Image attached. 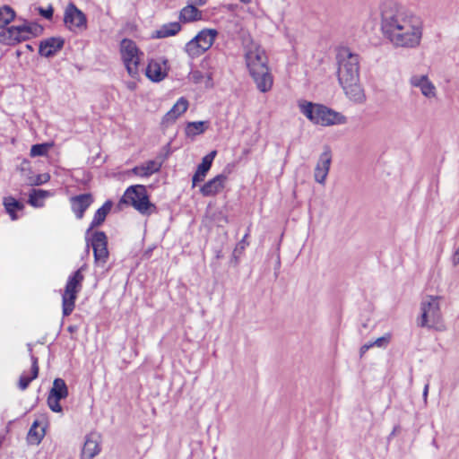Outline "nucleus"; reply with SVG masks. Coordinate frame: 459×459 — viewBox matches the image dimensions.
<instances>
[{
    "label": "nucleus",
    "instance_id": "nucleus-1",
    "mask_svg": "<svg viewBox=\"0 0 459 459\" xmlns=\"http://www.w3.org/2000/svg\"><path fill=\"white\" fill-rule=\"evenodd\" d=\"M381 29L396 47L415 48L422 36L419 17L397 3L387 1L381 5Z\"/></svg>",
    "mask_w": 459,
    "mask_h": 459
},
{
    "label": "nucleus",
    "instance_id": "nucleus-2",
    "mask_svg": "<svg viewBox=\"0 0 459 459\" xmlns=\"http://www.w3.org/2000/svg\"><path fill=\"white\" fill-rule=\"evenodd\" d=\"M246 64L250 76L261 92L269 91L273 84V77L268 66V57L264 49L252 43L245 53Z\"/></svg>",
    "mask_w": 459,
    "mask_h": 459
},
{
    "label": "nucleus",
    "instance_id": "nucleus-3",
    "mask_svg": "<svg viewBox=\"0 0 459 459\" xmlns=\"http://www.w3.org/2000/svg\"><path fill=\"white\" fill-rule=\"evenodd\" d=\"M339 83L359 80V56L349 48H340L336 54Z\"/></svg>",
    "mask_w": 459,
    "mask_h": 459
},
{
    "label": "nucleus",
    "instance_id": "nucleus-4",
    "mask_svg": "<svg viewBox=\"0 0 459 459\" xmlns=\"http://www.w3.org/2000/svg\"><path fill=\"white\" fill-rule=\"evenodd\" d=\"M440 296H427L420 303V316L418 325L420 327L442 329V313L440 309Z\"/></svg>",
    "mask_w": 459,
    "mask_h": 459
},
{
    "label": "nucleus",
    "instance_id": "nucleus-5",
    "mask_svg": "<svg viewBox=\"0 0 459 459\" xmlns=\"http://www.w3.org/2000/svg\"><path fill=\"white\" fill-rule=\"evenodd\" d=\"M84 270H86V264H83L73 273L67 279L65 290L62 294V313L64 316H70L74 309L77 294L82 288L84 280L82 272Z\"/></svg>",
    "mask_w": 459,
    "mask_h": 459
},
{
    "label": "nucleus",
    "instance_id": "nucleus-6",
    "mask_svg": "<svg viewBox=\"0 0 459 459\" xmlns=\"http://www.w3.org/2000/svg\"><path fill=\"white\" fill-rule=\"evenodd\" d=\"M121 202L132 205L143 215H151L157 212V207L150 202L146 187L143 185L129 186L126 190Z\"/></svg>",
    "mask_w": 459,
    "mask_h": 459
},
{
    "label": "nucleus",
    "instance_id": "nucleus-7",
    "mask_svg": "<svg viewBox=\"0 0 459 459\" xmlns=\"http://www.w3.org/2000/svg\"><path fill=\"white\" fill-rule=\"evenodd\" d=\"M219 32L215 29H204L200 30L186 44L185 52L192 59L202 56L211 48Z\"/></svg>",
    "mask_w": 459,
    "mask_h": 459
},
{
    "label": "nucleus",
    "instance_id": "nucleus-8",
    "mask_svg": "<svg viewBox=\"0 0 459 459\" xmlns=\"http://www.w3.org/2000/svg\"><path fill=\"white\" fill-rule=\"evenodd\" d=\"M120 52L129 75L135 77L138 74L140 64L139 49L135 42L129 39H124L120 43Z\"/></svg>",
    "mask_w": 459,
    "mask_h": 459
},
{
    "label": "nucleus",
    "instance_id": "nucleus-9",
    "mask_svg": "<svg viewBox=\"0 0 459 459\" xmlns=\"http://www.w3.org/2000/svg\"><path fill=\"white\" fill-rule=\"evenodd\" d=\"M31 39V30L27 28V22L21 25H13L0 31V43L5 46H15Z\"/></svg>",
    "mask_w": 459,
    "mask_h": 459
},
{
    "label": "nucleus",
    "instance_id": "nucleus-10",
    "mask_svg": "<svg viewBox=\"0 0 459 459\" xmlns=\"http://www.w3.org/2000/svg\"><path fill=\"white\" fill-rule=\"evenodd\" d=\"M87 240V247L90 239ZM91 246L93 249L94 261L97 265L104 266L108 258V238L103 231H95L91 238Z\"/></svg>",
    "mask_w": 459,
    "mask_h": 459
},
{
    "label": "nucleus",
    "instance_id": "nucleus-11",
    "mask_svg": "<svg viewBox=\"0 0 459 459\" xmlns=\"http://www.w3.org/2000/svg\"><path fill=\"white\" fill-rule=\"evenodd\" d=\"M68 394V387L65 380L59 377L56 378L47 400L49 409L54 412H62L63 407L59 402L66 398Z\"/></svg>",
    "mask_w": 459,
    "mask_h": 459
},
{
    "label": "nucleus",
    "instance_id": "nucleus-12",
    "mask_svg": "<svg viewBox=\"0 0 459 459\" xmlns=\"http://www.w3.org/2000/svg\"><path fill=\"white\" fill-rule=\"evenodd\" d=\"M346 122L347 118L342 114L334 111L326 106L318 104L316 111L315 124L328 126L333 125H342Z\"/></svg>",
    "mask_w": 459,
    "mask_h": 459
},
{
    "label": "nucleus",
    "instance_id": "nucleus-13",
    "mask_svg": "<svg viewBox=\"0 0 459 459\" xmlns=\"http://www.w3.org/2000/svg\"><path fill=\"white\" fill-rule=\"evenodd\" d=\"M64 22L69 30L73 28H85L87 19L85 14L79 10L74 3H69L65 8L64 15Z\"/></svg>",
    "mask_w": 459,
    "mask_h": 459
},
{
    "label": "nucleus",
    "instance_id": "nucleus-14",
    "mask_svg": "<svg viewBox=\"0 0 459 459\" xmlns=\"http://www.w3.org/2000/svg\"><path fill=\"white\" fill-rule=\"evenodd\" d=\"M332 163V152L328 146L325 147V151L319 156L314 171L316 182L325 185V179L330 170Z\"/></svg>",
    "mask_w": 459,
    "mask_h": 459
},
{
    "label": "nucleus",
    "instance_id": "nucleus-15",
    "mask_svg": "<svg viewBox=\"0 0 459 459\" xmlns=\"http://www.w3.org/2000/svg\"><path fill=\"white\" fill-rule=\"evenodd\" d=\"M65 46V39L61 37H50L41 40L39 45V54L44 57H53Z\"/></svg>",
    "mask_w": 459,
    "mask_h": 459
},
{
    "label": "nucleus",
    "instance_id": "nucleus-16",
    "mask_svg": "<svg viewBox=\"0 0 459 459\" xmlns=\"http://www.w3.org/2000/svg\"><path fill=\"white\" fill-rule=\"evenodd\" d=\"M70 202L76 218L81 220L83 218L86 210L93 203V196L90 193H85L71 197Z\"/></svg>",
    "mask_w": 459,
    "mask_h": 459
},
{
    "label": "nucleus",
    "instance_id": "nucleus-17",
    "mask_svg": "<svg viewBox=\"0 0 459 459\" xmlns=\"http://www.w3.org/2000/svg\"><path fill=\"white\" fill-rule=\"evenodd\" d=\"M217 154L216 151H212L202 159V162L198 165L195 173L192 178V186L195 187L199 182L204 180L206 174L210 170L212 161Z\"/></svg>",
    "mask_w": 459,
    "mask_h": 459
},
{
    "label": "nucleus",
    "instance_id": "nucleus-18",
    "mask_svg": "<svg viewBox=\"0 0 459 459\" xmlns=\"http://www.w3.org/2000/svg\"><path fill=\"white\" fill-rule=\"evenodd\" d=\"M359 82V80H354V82H347L340 83V85L351 101L363 103L366 100V96Z\"/></svg>",
    "mask_w": 459,
    "mask_h": 459
},
{
    "label": "nucleus",
    "instance_id": "nucleus-19",
    "mask_svg": "<svg viewBox=\"0 0 459 459\" xmlns=\"http://www.w3.org/2000/svg\"><path fill=\"white\" fill-rule=\"evenodd\" d=\"M227 177L223 174L217 175L207 181L201 188L200 192L204 196H212L217 195L224 188V183Z\"/></svg>",
    "mask_w": 459,
    "mask_h": 459
},
{
    "label": "nucleus",
    "instance_id": "nucleus-20",
    "mask_svg": "<svg viewBox=\"0 0 459 459\" xmlns=\"http://www.w3.org/2000/svg\"><path fill=\"white\" fill-rule=\"evenodd\" d=\"M411 83L412 86L420 88L425 97H435L436 88L427 75H414L411 78Z\"/></svg>",
    "mask_w": 459,
    "mask_h": 459
},
{
    "label": "nucleus",
    "instance_id": "nucleus-21",
    "mask_svg": "<svg viewBox=\"0 0 459 459\" xmlns=\"http://www.w3.org/2000/svg\"><path fill=\"white\" fill-rule=\"evenodd\" d=\"M188 101L184 97H181L178 100V101L174 104V106L170 108L169 111L166 113L163 117L164 123H173L175 120L183 113L187 110Z\"/></svg>",
    "mask_w": 459,
    "mask_h": 459
},
{
    "label": "nucleus",
    "instance_id": "nucleus-22",
    "mask_svg": "<svg viewBox=\"0 0 459 459\" xmlns=\"http://www.w3.org/2000/svg\"><path fill=\"white\" fill-rule=\"evenodd\" d=\"M112 206L113 202L111 200H107L103 205L95 212L90 227L87 230V234L94 228L100 227L105 221L107 215L112 209Z\"/></svg>",
    "mask_w": 459,
    "mask_h": 459
},
{
    "label": "nucleus",
    "instance_id": "nucleus-23",
    "mask_svg": "<svg viewBox=\"0 0 459 459\" xmlns=\"http://www.w3.org/2000/svg\"><path fill=\"white\" fill-rule=\"evenodd\" d=\"M100 452V444L94 435H89L86 437L81 457L82 459H92Z\"/></svg>",
    "mask_w": 459,
    "mask_h": 459
},
{
    "label": "nucleus",
    "instance_id": "nucleus-24",
    "mask_svg": "<svg viewBox=\"0 0 459 459\" xmlns=\"http://www.w3.org/2000/svg\"><path fill=\"white\" fill-rule=\"evenodd\" d=\"M193 3L187 4L184 8L181 9L178 16V22L188 23L196 22L202 19L201 11L195 6Z\"/></svg>",
    "mask_w": 459,
    "mask_h": 459
},
{
    "label": "nucleus",
    "instance_id": "nucleus-25",
    "mask_svg": "<svg viewBox=\"0 0 459 459\" xmlns=\"http://www.w3.org/2000/svg\"><path fill=\"white\" fill-rule=\"evenodd\" d=\"M145 74L152 82H160L167 76V70L160 62L152 60L146 67Z\"/></svg>",
    "mask_w": 459,
    "mask_h": 459
},
{
    "label": "nucleus",
    "instance_id": "nucleus-26",
    "mask_svg": "<svg viewBox=\"0 0 459 459\" xmlns=\"http://www.w3.org/2000/svg\"><path fill=\"white\" fill-rule=\"evenodd\" d=\"M30 360H31V368H30V376H27L26 374H22L18 382V387L24 391L28 388L30 382L34 379H36L39 376V360L36 356L33 354H30Z\"/></svg>",
    "mask_w": 459,
    "mask_h": 459
},
{
    "label": "nucleus",
    "instance_id": "nucleus-27",
    "mask_svg": "<svg viewBox=\"0 0 459 459\" xmlns=\"http://www.w3.org/2000/svg\"><path fill=\"white\" fill-rule=\"evenodd\" d=\"M182 30V26L178 22H168L161 25L153 32L152 38L164 39L177 35Z\"/></svg>",
    "mask_w": 459,
    "mask_h": 459
},
{
    "label": "nucleus",
    "instance_id": "nucleus-28",
    "mask_svg": "<svg viewBox=\"0 0 459 459\" xmlns=\"http://www.w3.org/2000/svg\"><path fill=\"white\" fill-rule=\"evenodd\" d=\"M161 168V162L155 160L146 161L141 166H136L132 169V172L140 177H150L153 173L159 172Z\"/></svg>",
    "mask_w": 459,
    "mask_h": 459
},
{
    "label": "nucleus",
    "instance_id": "nucleus-29",
    "mask_svg": "<svg viewBox=\"0 0 459 459\" xmlns=\"http://www.w3.org/2000/svg\"><path fill=\"white\" fill-rule=\"evenodd\" d=\"M45 436V428L40 427L39 420H35L27 434V441L30 445H39Z\"/></svg>",
    "mask_w": 459,
    "mask_h": 459
},
{
    "label": "nucleus",
    "instance_id": "nucleus-30",
    "mask_svg": "<svg viewBox=\"0 0 459 459\" xmlns=\"http://www.w3.org/2000/svg\"><path fill=\"white\" fill-rule=\"evenodd\" d=\"M208 121L188 122L185 129L186 135L193 138L201 134L208 128Z\"/></svg>",
    "mask_w": 459,
    "mask_h": 459
},
{
    "label": "nucleus",
    "instance_id": "nucleus-31",
    "mask_svg": "<svg viewBox=\"0 0 459 459\" xmlns=\"http://www.w3.org/2000/svg\"><path fill=\"white\" fill-rule=\"evenodd\" d=\"M15 18V12L8 5H4L0 8V29L5 30L4 28Z\"/></svg>",
    "mask_w": 459,
    "mask_h": 459
},
{
    "label": "nucleus",
    "instance_id": "nucleus-32",
    "mask_svg": "<svg viewBox=\"0 0 459 459\" xmlns=\"http://www.w3.org/2000/svg\"><path fill=\"white\" fill-rule=\"evenodd\" d=\"M48 192L45 190L33 188L29 195V204L33 207H41L43 206L41 200L48 196Z\"/></svg>",
    "mask_w": 459,
    "mask_h": 459
},
{
    "label": "nucleus",
    "instance_id": "nucleus-33",
    "mask_svg": "<svg viewBox=\"0 0 459 459\" xmlns=\"http://www.w3.org/2000/svg\"><path fill=\"white\" fill-rule=\"evenodd\" d=\"M4 204L6 212L10 214L13 220H15L17 218L15 215V212L20 211L23 208V204L13 197L5 198Z\"/></svg>",
    "mask_w": 459,
    "mask_h": 459
},
{
    "label": "nucleus",
    "instance_id": "nucleus-34",
    "mask_svg": "<svg viewBox=\"0 0 459 459\" xmlns=\"http://www.w3.org/2000/svg\"><path fill=\"white\" fill-rule=\"evenodd\" d=\"M317 107L318 104H314L312 102H304L299 104L301 113L313 123H315Z\"/></svg>",
    "mask_w": 459,
    "mask_h": 459
},
{
    "label": "nucleus",
    "instance_id": "nucleus-35",
    "mask_svg": "<svg viewBox=\"0 0 459 459\" xmlns=\"http://www.w3.org/2000/svg\"><path fill=\"white\" fill-rule=\"evenodd\" d=\"M51 143H37L31 146L30 155L31 157L45 156L49 151Z\"/></svg>",
    "mask_w": 459,
    "mask_h": 459
},
{
    "label": "nucleus",
    "instance_id": "nucleus-36",
    "mask_svg": "<svg viewBox=\"0 0 459 459\" xmlns=\"http://www.w3.org/2000/svg\"><path fill=\"white\" fill-rule=\"evenodd\" d=\"M204 75L205 74H204L201 71L195 70L189 74V79L194 83L197 84V83H201L203 82V80L204 79Z\"/></svg>",
    "mask_w": 459,
    "mask_h": 459
},
{
    "label": "nucleus",
    "instance_id": "nucleus-37",
    "mask_svg": "<svg viewBox=\"0 0 459 459\" xmlns=\"http://www.w3.org/2000/svg\"><path fill=\"white\" fill-rule=\"evenodd\" d=\"M38 12L45 19L51 20L54 13V8L52 5H49L47 9L43 7H39Z\"/></svg>",
    "mask_w": 459,
    "mask_h": 459
},
{
    "label": "nucleus",
    "instance_id": "nucleus-38",
    "mask_svg": "<svg viewBox=\"0 0 459 459\" xmlns=\"http://www.w3.org/2000/svg\"><path fill=\"white\" fill-rule=\"evenodd\" d=\"M27 28L30 29V30H31V38L37 37L43 30V28L40 25H39L38 23H32V22H27Z\"/></svg>",
    "mask_w": 459,
    "mask_h": 459
},
{
    "label": "nucleus",
    "instance_id": "nucleus-39",
    "mask_svg": "<svg viewBox=\"0 0 459 459\" xmlns=\"http://www.w3.org/2000/svg\"><path fill=\"white\" fill-rule=\"evenodd\" d=\"M390 342V335H385L377 338L375 342H372L373 346L377 347H385Z\"/></svg>",
    "mask_w": 459,
    "mask_h": 459
},
{
    "label": "nucleus",
    "instance_id": "nucleus-40",
    "mask_svg": "<svg viewBox=\"0 0 459 459\" xmlns=\"http://www.w3.org/2000/svg\"><path fill=\"white\" fill-rule=\"evenodd\" d=\"M204 85L205 88L210 89L213 87V80H212V73H206L204 75Z\"/></svg>",
    "mask_w": 459,
    "mask_h": 459
},
{
    "label": "nucleus",
    "instance_id": "nucleus-41",
    "mask_svg": "<svg viewBox=\"0 0 459 459\" xmlns=\"http://www.w3.org/2000/svg\"><path fill=\"white\" fill-rule=\"evenodd\" d=\"M372 347H373L372 342H368V343H365L364 345H362L359 350L360 357H362Z\"/></svg>",
    "mask_w": 459,
    "mask_h": 459
},
{
    "label": "nucleus",
    "instance_id": "nucleus-42",
    "mask_svg": "<svg viewBox=\"0 0 459 459\" xmlns=\"http://www.w3.org/2000/svg\"><path fill=\"white\" fill-rule=\"evenodd\" d=\"M452 262H453L454 265H457L459 264V247L456 249V251L453 255Z\"/></svg>",
    "mask_w": 459,
    "mask_h": 459
},
{
    "label": "nucleus",
    "instance_id": "nucleus-43",
    "mask_svg": "<svg viewBox=\"0 0 459 459\" xmlns=\"http://www.w3.org/2000/svg\"><path fill=\"white\" fill-rule=\"evenodd\" d=\"M191 3H193L195 5H204V4H206L207 0H190Z\"/></svg>",
    "mask_w": 459,
    "mask_h": 459
},
{
    "label": "nucleus",
    "instance_id": "nucleus-44",
    "mask_svg": "<svg viewBox=\"0 0 459 459\" xmlns=\"http://www.w3.org/2000/svg\"><path fill=\"white\" fill-rule=\"evenodd\" d=\"M429 387V384H426L425 386H424L423 398H424L425 401L427 400V397H428Z\"/></svg>",
    "mask_w": 459,
    "mask_h": 459
},
{
    "label": "nucleus",
    "instance_id": "nucleus-45",
    "mask_svg": "<svg viewBox=\"0 0 459 459\" xmlns=\"http://www.w3.org/2000/svg\"><path fill=\"white\" fill-rule=\"evenodd\" d=\"M209 59H210V56H205L202 63H201V65L203 68L206 67V65H208V62H209Z\"/></svg>",
    "mask_w": 459,
    "mask_h": 459
},
{
    "label": "nucleus",
    "instance_id": "nucleus-46",
    "mask_svg": "<svg viewBox=\"0 0 459 459\" xmlns=\"http://www.w3.org/2000/svg\"><path fill=\"white\" fill-rule=\"evenodd\" d=\"M45 177V179L44 180H39L36 182V185H39V184H42L43 182L47 181L48 178H49V176L48 175H44Z\"/></svg>",
    "mask_w": 459,
    "mask_h": 459
},
{
    "label": "nucleus",
    "instance_id": "nucleus-47",
    "mask_svg": "<svg viewBox=\"0 0 459 459\" xmlns=\"http://www.w3.org/2000/svg\"><path fill=\"white\" fill-rule=\"evenodd\" d=\"M75 330H76V326H74V325H70V326H68V331H69L70 333H73V332H74Z\"/></svg>",
    "mask_w": 459,
    "mask_h": 459
},
{
    "label": "nucleus",
    "instance_id": "nucleus-48",
    "mask_svg": "<svg viewBox=\"0 0 459 459\" xmlns=\"http://www.w3.org/2000/svg\"><path fill=\"white\" fill-rule=\"evenodd\" d=\"M432 446H435L436 448H438V445H437L436 439L432 440Z\"/></svg>",
    "mask_w": 459,
    "mask_h": 459
},
{
    "label": "nucleus",
    "instance_id": "nucleus-49",
    "mask_svg": "<svg viewBox=\"0 0 459 459\" xmlns=\"http://www.w3.org/2000/svg\"><path fill=\"white\" fill-rule=\"evenodd\" d=\"M252 0H240L243 4H250Z\"/></svg>",
    "mask_w": 459,
    "mask_h": 459
},
{
    "label": "nucleus",
    "instance_id": "nucleus-50",
    "mask_svg": "<svg viewBox=\"0 0 459 459\" xmlns=\"http://www.w3.org/2000/svg\"><path fill=\"white\" fill-rule=\"evenodd\" d=\"M247 238V234H246V235L244 236V238H243V239L241 240V242H240V243H244V242L246 241V238Z\"/></svg>",
    "mask_w": 459,
    "mask_h": 459
},
{
    "label": "nucleus",
    "instance_id": "nucleus-51",
    "mask_svg": "<svg viewBox=\"0 0 459 459\" xmlns=\"http://www.w3.org/2000/svg\"><path fill=\"white\" fill-rule=\"evenodd\" d=\"M26 48H27L28 49H30V50H32V49H33V48H32V47H31L30 45H26Z\"/></svg>",
    "mask_w": 459,
    "mask_h": 459
},
{
    "label": "nucleus",
    "instance_id": "nucleus-52",
    "mask_svg": "<svg viewBox=\"0 0 459 459\" xmlns=\"http://www.w3.org/2000/svg\"><path fill=\"white\" fill-rule=\"evenodd\" d=\"M162 63H163V65H166L167 61H166V60H164Z\"/></svg>",
    "mask_w": 459,
    "mask_h": 459
}]
</instances>
